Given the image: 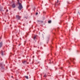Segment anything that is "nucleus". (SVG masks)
I'll list each match as a JSON object with an SVG mask.
<instances>
[{
	"label": "nucleus",
	"mask_w": 80,
	"mask_h": 80,
	"mask_svg": "<svg viewBox=\"0 0 80 80\" xmlns=\"http://www.w3.org/2000/svg\"><path fill=\"white\" fill-rule=\"evenodd\" d=\"M36 38V36H35L33 37V39H34V40H35Z\"/></svg>",
	"instance_id": "1a4fd4ad"
},
{
	"label": "nucleus",
	"mask_w": 80,
	"mask_h": 80,
	"mask_svg": "<svg viewBox=\"0 0 80 80\" xmlns=\"http://www.w3.org/2000/svg\"><path fill=\"white\" fill-rule=\"evenodd\" d=\"M15 5L14 4H12V8H15Z\"/></svg>",
	"instance_id": "7ed1b4c3"
},
{
	"label": "nucleus",
	"mask_w": 80,
	"mask_h": 80,
	"mask_svg": "<svg viewBox=\"0 0 80 80\" xmlns=\"http://www.w3.org/2000/svg\"><path fill=\"white\" fill-rule=\"evenodd\" d=\"M26 63L27 64H28V62H27L26 61H24V62H23V63Z\"/></svg>",
	"instance_id": "0eeeda50"
},
{
	"label": "nucleus",
	"mask_w": 80,
	"mask_h": 80,
	"mask_svg": "<svg viewBox=\"0 0 80 80\" xmlns=\"http://www.w3.org/2000/svg\"><path fill=\"white\" fill-rule=\"evenodd\" d=\"M47 42H48V41H49V38H47Z\"/></svg>",
	"instance_id": "6e6552de"
},
{
	"label": "nucleus",
	"mask_w": 80,
	"mask_h": 80,
	"mask_svg": "<svg viewBox=\"0 0 80 80\" xmlns=\"http://www.w3.org/2000/svg\"><path fill=\"white\" fill-rule=\"evenodd\" d=\"M0 39H1V38H0Z\"/></svg>",
	"instance_id": "4be33fe9"
},
{
	"label": "nucleus",
	"mask_w": 80,
	"mask_h": 80,
	"mask_svg": "<svg viewBox=\"0 0 80 80\" xmlns=\"http://www.w3.org/2000/svg\"><path fill=\"white\" fill-rule=\"evenodd\" d=\"M16 18L18 19V20H20V18H21V17H20L18 15H17L16 16Z\"/></svg>",
	"instance_id": "f03ea898"
},
{
	"label": "nucleus",
	"mask_w": 80,
	"mask_h": 80,
	"mask_svg": "<svg viewBox=\"0 0 80 80\" xmlns=\"http://www.w3.org/2000/svg\"><path fill=\"white\" fill-rule=\"evenodd\" d=\"M49 63H50V62H49Z\"/></svg>",
	"instance_id": "412c9836"
},
{
	"label": "nucleus",
	"mask_w": 80,
	"mask_h": 80,
	"mask_svg": "<svg viewBox=\"0 0 80 80\" xmlns=\"http://www.w3.org/2000/svg\"><path fill=\"white\" fill-rule=\"evenodd\" d=\"M12 77H13V76H12Z\"/></svg>",
	"instance_id": "b1692460"
},
{
	"label": "nucleus",
	"mask_w": 80,
	"mask_h": 80,
	"mask_svg": "<svg viewBox=\"0 0 80 80\" xmlns=\"http://www.w3.org/2000/svg\"><path fill=\"white\" fill-rule=\"evenodd\" d=\"M44 77H46V75H44Z\"/></svg>",
	"instance_id": "2eb2a0df"
},
{
	"label": "nucleus",
	"mask_w": 80,
	"mask_h": 80,
	"mask_svg": "<svg viewBox=\"0 0 80 80\" xmlns=\"http://www.w3.org/2000/svg\"><path fill=\"white\" fill-rule=\"evenodd\" d=\"M18 4L19 5V6L18 7V8L21 10V9L23 8V6H22V4L19 2V0H18Z\"/></svg>",
	"instance_id": "f257e3e1"
},
{
	"label": "nucleus",
	"mask_w": 80,
	"mask_h": 80,
	"mask_svg": "<svg viewBox=\"0 0 80 80\" xmlns=\"http://www.w3.org/2000/svg\"><path fill=\"white\" fill-rule=\"evenodd\" d=\"M0 66L1 67V68H2V67H3V66H2V64L1 63L0 64Z\"/></svg>",
	"instance_id": "9b49d317"
},
{
	"label": "nucleus",
	"mask_w": 80,
	"mask_h": 80,
	"mask_svg": "<svg viewBox=\"0 0 80 80\" xmlns=\"http://www.w3.org/2000/svg\"><path fill=\"white\" fill-rule=\"evenodd\" d=\"M57 5H58V4H57Z\"/></svg>",
	"instance_id": "aec40b11"
},
{
	"label": "nucleus",
	"mask_w": 80,
	"mask_h": 80,
	"mask_svg": "<svg viewBox=\"0 0 80 80\" xmlns=\"http://www.w3.org/2000/svg\"><path fill=\"white\" fill-rule=\"evenodd\" d=\"M2 47V42H1L0 43V48Z\"/></svg>",
	"instance_id": "423d86ee"
},
{
	"label": "nucleus",
	"mask_w": 80,
	"mask_h": 80,
	"mask_svg": "<svg viewBox=\"0 0 80 80\" xmlns=\"http://www.w3.org/2000/svg\"><path fill=\"white\" fill-rule=\"evenodd\" d=\"M51 21H48V23H51Z\"/></svg>",
	"instance_id": "ddd939ff"
},
{
	"label": "nucleus",
	"mask_w": 80,
	"mask_h": 80,
	"mask_svg": "<svg viewBox=\"0 0 80 80\" xmlns=\"http://www.w3.org/2000/svg\"><path fill=\"white\" fill-rule=\"evenodd\" d=\"M55 55H56V54H55Z\"/></svg>",
	"instance_id": "5701e85b"
},
{
	"label": "nucleus",
	"mask_w": 80,
	"mask_h": 80,
	"mask_svg": "<svg viewBox=\"0 0 80 80\" xmlns=\"http://www.w3.org/2000/svg\"><path fill=\"white\" fill-rule=\"evenodd\" d=\"M25 78H26L27 79H28V76H25Z\"/></svg>",
	"instance_id": "9d476101"
},
{
	"label": "nucleus",
	"mask_w": 80,
	"mask_h": 80,
	"mask_svg": "<svg viewBox=\"0 0 80 80\" xmlns=\"http://www.w3.org/2000/svg\"><path fill=\"white\" fill-rule=\"evenodd\" d=\"M57 5V3H56L55 5Z\"/></svg>",
	"instance_id": "a211bd4d"
},
{
	"label": "nucleus",
	"mask_w": 80,
	"mask_h": 80,
	"mask_svg": "<svg viewBox=\"0 0 80 80\" xmlns=\"http://www.w3.org/2000/svg\"><path fill=\"white\" fill-rule=\"evenodd\" d=\"M78 13H80V12H78Z\"/></svg>",
	"instance_id": "6ab92c4d"
},
{
	"label": "nucleus",
	"mask_w": 80,
	"mask_h": 80,
	"mask_svg": "<svg viewBox=\"0 0 80 80\" xmlns=\"http://www.w3.org/2000/svg\"><path fill=\"white\" fill-rule=\"evenodd\" d=\"M38 14V12H37L36 14V15H37Z\"/></svg>",
	"instance_id": "dca6fc26"
},
{
	"label": "nucleus",
	"mask_w": 80,
	"mask_h": 80,
	"mask_svg": "<svg viewBox=\"0 0 80 80\" xmlns=\"http://www.w3.org/2000/svg\"><path fill=\"white\" fill-rule=\"evenodd\" d=\"M70 60H71V61L73 63H74V62H73V60H75V59H74V58L70 59Z\"/></svg>",
	"instance_id": "39448f33"
},
{
	"label": "nucleus",
	"mask_w": 80,
	"mask_h": 80,
	"mask_svg": "<svg viewBox=\"0 0 80 80\" xmlns=\"http://www.w3.org/2000/svg\"><path fill=\"white\" fill-rule=\"evenodd\" d=\"M58 2H59L58 0L57 1V3H58Z\"/></svg>",
	"instance_id": "4468645a"
},
{
	"label": "nucleus",
	"mask_w": 80,
	"mask_h": 80,
	"mask_svg": "<svg viewBox=\"0 0 80 80\" xmlns=\"http://www.w3.org/2000/svg\"><path fill=\"white\" fill-rule=\"evenodd\" d=\"M37 22H43V21H40L39 20H38Z\"/></svg>",
	"instance_id": "f8f14e48"
},
{
	"label": "nucleus",
	"mask_w": 80,
	"mask_h": 80,
	"mask_svg": "<svg viewBox=\"0 0 80 80\" xmlns=\"http://www.w3.org/2000/svg\"><path fill=\"white\" fill-rule=\"evenodd\" d=\"M1 54L2 55H3V54H4V52H3V51H1Z\"/></svg>",
	"instance_id": "20e7f679"
},
{
	"label": "nucleus",
	"mask_w": 80,
	"mask_h": 80,
	"mask_svg": "<svg viewBox=\"0 0 80 80\" xmlns=\"http://www.w3.org/2000/svg\"><path fill=\"white\" fill-rule=\"evenodd\" d=\"M8 10H6V12H8Z\"/></svg>",
	"instance_id": "f3484780"
}]
</instances>
